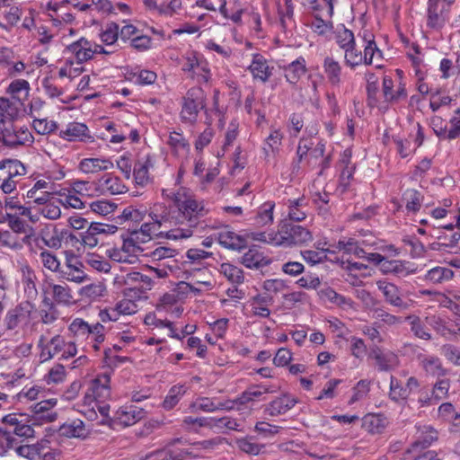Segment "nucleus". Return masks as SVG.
I'll return each mask as SVG.
<instances>
[{
    "mask_svg": "<svg viewBox=\"0 0 460 460\" xmlns=\"http://www.w3.org/2000/svg\"><path fill=\"white\" fill-rule=\"evenodd\" d=\"M146 214V209L142 206L139 208L128 206L122 210L119 217L121 219H124L125 221H132L138 223L144 220Z\"/></svg>",
    "mask_w": 460,
    "mask_h": 460,
    "instance_id": "3c124183",
    "label": "nucleus"
},
{
    "mask_svg": "<svg viewBox=\"0 0 460 460\" xmlns=\"http://www.w3.org/2000/svg\"><path fill=\"white\" fill-rule=\"evenodd\" d=\"M387 425L388 420L383 414L368 413L362 419L363 429L373 435L383 433Z\"/></svg>",
    "mask_w": 460,
    "mask_h": 460,
    "instance_id": "bb28decb",
    "label": "nucleus"
},
{
    "mask_svg": "<svg viewBox=\"0 0 460 460\" xmlns=\"http://www.w3.org/2000/svg\"><path fill=\"white\" fill-rule=\"evenodd\" d=\"M405 321L411 325V331L413 334L422 340H431V334L426 330L419 316L411 314L405 317Z\"/></svg>",
    "mask_w": 460,
    "mask_h": 460,
    "instance_id": "49530a36",
    "label": "nucleus"
},
{
    "mask_svg": "<svg viewBox=\"0 0 460 460\" xmlns=\"http://www.w3.org/2000/svg\"><path fill=\"white\" fill-rule=\"evenodd\" d=\"M417 359L421 369L428 376L433 377H444L447 375V369H446L441 362V359L435 355L419 354Z\"/></svg>",
    "mask_w": 460,
    "mask_h": 460,
    "instance_id": "dca6fc26",
    "label": "nucleus"
},
{
    "mask_svg": "<svg viewBox=\"0 0 460 460\" xmlns=\"http://www.w3.org/2000/svg\"><path fill=\"white\" fill-rule=\"evenodd\" d=\"M297 403L296 398L285 394L265 405L264 412L271 417L285 414Z\"/></svg>",
    "mask_w": 460,
    "mask_h": 460,
    "instance_id": "6ab92c4d",
    "label": "nucleus"
},
{
    "mask_svg": "<svg viewBox=\"0 0 460 460\" xmlns=\"http://www.w3.org/2000/svg\"><path fill=\"white\" fill-rule=\"evenodd\" d=\"M88 128L79 122L69 123L66 129L61 130L60 136L68 141L83 140L87 136Z\"/></svg>",
    "mask_w": 460,
    "mask_h": 460,
    "instance_id": "e433bc0d",
    "label": "nucleus"
},
{
    "mask_svg": "<svg viewBox=\"0 0 460 460\" xmlns=\"http://www.w3.org/2000/svg\"><path fill=\"white\" fill-rule=\"evenodd\" d=\"M305 71V60L300 57L285 67V77L290 84H296Z\"/></svg>",
    "mask_w": 460,
    "mask_h": 460,
    "instance_id": "c9c22d12",
    "label": "nucleus"
},
{
    "mask_svg": "<svg viewBox=\"0 0 460 460\" xmlns=\"http://www.w3.org/2000/svg\"><path fill=\"white\" fill-rule=\"evenodd\" d=\"M55 193L54 182L49 179H40L27 190L26 197L35 204L46 203L49 199H53Z\"/></svg>",
    "mask_w": 460,
    "mask_h": 460,
    "instance_id": "4468645a",
    "label": "nucleus"
},
{
    "mask_svg": "<svg viewBox=\"0 0 460 460\" xmlns=\"http://www.w3.org/2000/svg\"><path fill=\"white\" fill-rule=\"evenodd\" d=\"M203 110L206 111V94L203 89L200 87L189 89L181 101V120L183 123L194 125L199 111Z\"/></svg>",
    "mask_w": 460,
    "mask_h": 460,
    "instance_id": "39448f33",
    "label": "nucleus"
},
{
    "mask_svg": "<svg viewBox=\"0 0 460 460\" xmlns=\"http://www.w3.org/2000/svg\"><path fill=\"white\" fill-rule=\"evenodd\" d=\"M186 390L183 385H173L163 402L164 409L170 411L180 402Z\"/></svg>",
    "mask_w": 460,
    "mask_h": 460,
    "instance_id": "8fccbe9b",
    "label": "nucleus"
},
{
    "mask_svg": "<svg viewBox=\"0 0 460 460\" xmlns=\"http://www.w3.org/2000/svg\"><path fill=\"white\" fill-rule=\"evenodd\" d=\"M220 273L234 285H240L244 281V274L242 269L228 262L220 265Z\"/></svg>",
    "mask_w": 460,
    "mask_h": 460,
    "instance_id": "ea45409f",
    "label": "nucleus"
},
{
    "mask_svg": "<svg viewBox=\"0 0 460 460\" xmlns=\"http://www.w3.org/2000/svg\"><path fill=\"white\" fill-rule=\"evenodd\" d=\"M96 185L102 192L111 195L121 194L127 191V187L123 184L121 180L111 173H106L102 176Z\"/></svg>",
    "mask_w": 460,
    "mask_h": 460,
    "instance_id": "a878e982",
    "label": "nucleus"
},
{
    "mask_svg": "<svg viewBox=\"0 0 460 460\" xmlns=\"http://www.w3.org/2000/svg\"><path fill=\"white\" fill-rule=\"evenodd\" d=\"M341 163L344 165V167L340 175V183L338 189L341 193H343L348 190L354 173V167L349 165L350 154L348 150L344 151V155Z\"/></svg>",
    "mask_w": 460,
    "mask_h": 460,
    "instance_id": "2f4dec72",
    "label": "nucleus"
},
{
    "mask_svg": "<svg viewBox=\"0 0 460 460\" xmlns=\"http://www.w3.org/2000/svg\"><path fill=\"white\" fill-rule=\"evenodd\" d=\"M57 404L56 399L43 400L32 406V415L30 417L32 424L40 426L56 420L58 414L53 410Z\"/></svg>",
    "mask_w": 460,
    "mask_h": 460,
    "instance_id": "ddd939ff",
    "label": "nucleus"
},
{
    "mask_svg": "<svg viewBox=\"0 0 460 460\" xmlns=\"http://www.w3.org/2000/svg\"><path fill=\"white\" fill-rule=\"evenodd\" d=\"M376 287L383 294L385 301L400 311L409 310L415 302L412 299L404 300L401 289L394 283L386 280H377Z\"/></svg>",
    "mask_w": 460,
    "mask_h": 460,
    "instance_id": "6e6552de",
    "label": "nucleus"
},
{
    "mask_svg": "<svg viewBox=\"0 0 460 460\" xmlns=\"http://www.w3.org/2000/svg\"><path fill=\"white\" fill-rule=\"evenodd\" d=\"M236 445L240 450L252 456L259 455L264 447L262 445L252 442V438H239L236 440Z\"/></svg>",
    "mask_w": 460,
    "mask_h": 460,
    "instance_id": "4d7b16f0",
    "label": "nucleus"
},
{
    "mask_svg": "<svg viewBox=\"0 0 460 460\" xmlns=\"http://www.w3.org/2000/svg\"><path fill=\"white\" fill-rule=\"evenodd\" d=\"M448 10L444 3L429 0L427 9V26L433 30H440L447 21Z\"/></svg>",
    "mask_w": 460,
    "mask_h": 460,
    "instance_id": "2eb2a0df",
    "label": "nucleus"
},
{
    "mask_svg": "<svg viewBox=\"0 0 460 460\" xmlns=\"http://www.w3.org/2000/svg\"><path fill=\"white\" fill-rule=\"evenodd\" d=\"M34 137L19 119V110L9 99L0 97V143L9 148L30 146Z\"/></svg>",
    "mask_w": 460,
    "mask_h": 460,
    "instance_id": "f03ea898",
    "label": "nucleus"
},
{
    "mask_svg": "<svg viewBox=\"0 0 460 460\" xmlns=\"http://www.w3.org/2000/svg\"><path fill=\"white\" fill-rule=\"evenodd\" d=\"M328 253L334 254V252L330 250L322 249L320 251H304L302 252V256L307 262L316 264L321 263L324 261H332V259L328 258Z\"/></svg>",
    "mask_w": 460,
    "mask_h": 460,
    "instance_id": "864d4df0",
    "label": "nucleus"
},
{
    "mask_svg": "<svg viewBox=\"0 0 460 460\" xmlns=\"http://www.w3.org/2000/svg\"><path fill=\"white\" fill-rule=\"evenodd\" d=\"M279 246L290 247L293 245H302L313 240L311 232L305 227L282 221L278 230Z\"/></svg>",
    "mask_w": 460,
    "mask_h": 460,
    "instance_id": "0eeeda50",
    "label": "nucleus"
},
{
    "mask_svg": "<svg viewBox=\"0 0 460 460\" xmlns=\"http://www.w3.org/2000/svg\"><path fill=\"white\" fill-rule=\"evenodd\" d=\"M59 275L67 281L78 284L87 279L83 262L73 252H66L65 269L59 271Z\"/></svg>",
    "mask_w": 460,
    "mask_h": 460,
    "instance_id": "f8f14e48",
    "label": "nucleus"
},
{
    "mask_svg": "<svg viewBox=\"0 0 460 460\" xmlns=\"http://www.w3.org/2000/svg\"><path fill=\"white\" fill-rule=\"evenodd\" d=\"M438 439V432L430 426L418 427L417 438L411 444L408 453L417 452L419 449L429 447L434 441Z\"/></svg>",
    "mask_w": 460,
    "mask_h": 460,
    "instance_id": "5701e85b",
    "label": "nucleus"
},
{
    "mask_svg": "<svg viewBox=\"0 0 460 460\" xmlns=\"http://www.w3.org/2000/svg\"><path fill=\"white\" fill-rule=\"evenodd\" d=\"M450 388V380L448 378H438L437 382L433 385L431 394L437 402L447 398Z\"/></svg>",
    "mask_w": 460,
    "mask_h": 460,
    "instance_id": "5fc2aeb1",
    "label": "nucleus"
},
{
    "mask_svg": "<svg viewBox=\"0 0 460 460\" xmlns=\"http://www.w3.org/2000/svg\"><path fill=\"white\" fill-rule=\"evenodd\" d=\"M454 276L452 270L445 267H435L425 275V279L434 284L442 283L451 279Z\"/></svg>",
    "mask_w": 460,
    "mask_h": 460,
    "instance_id": "a18cd8bd",
    "label": "nucleus"
},
{
    "mask_svg": "<svg viewBox=\"0 0 460 460\" xmlns=\"http://www.w3.org/2000/svg\"><path fill=\"white\" fill-rule=\"evenodd\" d=\"M59 204L60 199L53 197V199H49L46 203H37V205H40V207L38 208L36 213L39 216H43L47 219L57 220L61 216Z\"/></svg>",
    "mask_w": 460,
    "mask_h": 460,
    "instance_id": "72a5a7b5",
    "label": "nucleus"
},
{
    "mask_svg": "<svg viewBox=\"0 0 460 460\" xmlns=\"http://www.w3.org/2000/svg\"><path fill=\"white\" fill-rule=\"evenodd\" d=\"M90 208L93 212L99 214L101 216H107L112 213L117 206L114 203L109 202L107 200H96L90 203Z\"/></svg>",
    "mask_w": 460,
    "mask_h": 460,
    "instance_id": "69168bd1",
    "label": "nucleus"
},
{
    "mask_svg": "<svg viewBox=\"0 0 460 460\" xmlns=\"http://www.w3.org/2000/svg\"><path fill=\"white\" fill-rule=\"evenodd\" d=\"M253 79L266 83L272 75L274 67L270 66L267 59L261 54H253L251 65L248 67Z\"/></svg>",
    "mask_w": 460,
    "mask_h": 460,
    "instance_id": "412c9836",
    "label": "nucleus"
},
{
    "mask_svg": "<svg viewBox=\"0 0 460 460\" xmlns=\"http://www.w3.org/2000/svg\"><path fill=\"white\" fill-rule=\"evenodd\" d=\"M344 50V62L350 69H355L358 66L364 64L363 55L355 45H350Z\"/></svg>",
    "mask_w": 460,
    "mask_h": 460,
    "instance_id": "de8ad7c7",
    "label": "nucleus"
},
{
    "mask_svg": "<svg viewBox=\"0 0 460 460\" xmlns=\"http://www.w3.org/2000/svg\"><path fill=\"white\" fill-rule=\"evenodd\" d=\"M119 27L115 22L108 23L105 31L102 33V40L107 45H111L117 41L119 38Z\"/></svg>",
    "mask_w": 460,
    "mask_h": 460,
    "instance_id": "774afa93",
    "label": "nucleus"
},
{
    "mask_svg": "<svg viewBox=\"0 0 460 460\" xmlns=\"http://www.w3.org/2000/svg\"><path fill=\"white\" fill-rule=\"evenodd\" d=\"M145 416L144 409L135 405H125L116 411L114 419L120 425L128 427L134 425Z\"/></svg>",
    "mask_w": 460,
    "mask_h": 460,
    "instance_id": "f3484780",
    "label": "nucleus"
},
{
    "mask_svg": "<svg viewBox=\"0 0 460 460\" xmlns=\"http://www.w3.org/2000/svg\"><path fill=\"white\" fill-rule=\"evenodd\" d=\"M217 240L218 243L226 249L239 251L246 247V240L230 230L227 226L218 232Z\"/></svg>",
    "mask_w": 460,
    "mask_h": 460,
    "instance_id": "b1692460",
    "label": "nucleus"
},
{
    "mask_svg": "<svg viewBox=\"0 0 460 460\" xmlns=\"http://www.w3.org/2000/svg\"><path fill=\"white\" fill-rule=\"evenodd\" d=\"M15 445L16 438L10 432H4L0 436V457L14 459Z\"/></svg>",
    "mask_w": 460,
    "mask_h": 460,
    "instance_id": "37998d69",
    "label": "nucleus"
},
{
    "mask_svg": "<svg viewBox=\"0 0 460 460\" xmlns=\"http://www.w3.org/2000/svg\"><path fill=\"white\" fill-rule=\"evenodd\" d=\"M4 209L7 217H22L28 218L33 224L39 221V215L37 213H33L31 208L22 205L14 198H9L5 200Z\"/></svg>",
    "mask_w": 460,
    "mask_h": 460,
    "instance_id": "a211bd4d",
    "label": "nucleus"
},
{
    "mask_svg": "<svg viewBox=\"0 0 460 460\" xmlns=\"http://www.w3.org/2000/svg\"><path fill=\"white\" fill-rule=\"evenodd\" d=\"M241 262L248 269L260 270L270 265L271 263V260L253 245L243 253Z\"/></svg>",
    "mask_w": 460,
    "mask_h": 460,
    "instance_id": "4be33fe9",
    "label": "nucleus"
},
{
    "mask_svg": "<svg viewBox=\"0 0 460 460\" xmlns=\"http://www.w3.org/2000/svg\"><path fill=\"white\" fill-rule=\"evenodd\" d=\"M213 420L211 422V429H228L230 430H237L241 431V424L235 420L231 417H222V418H213Z\"/></svg>",
    "mask_w": 460,
    "mask_h": 460,
    "instance_id": "13d9d810",
    "label": "nucleus"
},
{
    "mask_svg": "<svg viewBox=\"0 0 460 460\" xmlns=\"http://www.w3.org/2000/svg\"><path fill=\"white\" fill-rule=\"evenodd\" d=\"M25 165L17 159L6 158L0 161V190L11 194L16 190L18 178L26 174Z\"/></svg>",
    "mask_w": 460,
    "mask_h": 460,
    "instance_id": "423d86ee",
    "label": "nucleus"
},
{
    "mask_svg": "<svg viewBox=\"0 0 460 460\" xmlns=\"http://www.w3.org/2000/svg\"><path fill=\"white\" fill-rule=\"evenodd\" d=\"M441 354L447 361L460 367V348L453 344H445L441 347Z\"/></svg>",
    "mask_w": 460,
    "mask_h": 460,
    "instance_id": "680f3d73",
    "label": "nucleus"
},
{
    "mask_svg": "<svg viewBox=\"0 0 460 460\" xmlns=\"http://www.w3.org/2000/svg\"><path fill=\"white\" fill-rule=\"evenodd\" d=\"M402 199L408 211L417 212L420 210L422 196L418 190L413 189L406 190L402 195Z\"/></svg>",
    "mask_w": 460,
    "mask_h": 460,
    "instance_id": "09e8293b",
    "label": "nucleus"
},
{
    "mask_svg": "<svg viewBox=\"0 0 460 460\" xmlns=\"http://www.w3.org/2000/svg\"><path fill=\"white\" fill-rule=\"evenodd\" d=\"M389 397L395 402H404L409 397L408 389L394 376L390 377Z\"/></svg>",
    "mask_w": 460,
    "mask_h": 460,
    "instance_id": "a19ab883",
    "label": "nucleus"
},
{
    "mask_svg": "<svg viewBox=\"0 0 460 460\" xmlns=\"http://www.w3.org/2000/svg\"><path fill=\"white\" fill-rule=\"evenodd\" d=\"M94 42L82 37L66 48V52L75 55L77 62L82 64L93 57Z\"/></svg>",
    "mask_w": 460,
    "mask_h": 460,
    "instance_id": "aec40b11",
    "label": "nucleus"
},
{
    "mask_svg": "<svg viewBox=\"0 0 460 460\" xmlns=\"http://www.w3.org/2000/svg\"><path fill=\"white\" fill-rule=\"evenodd\" d=\"M150 220L142 224L139 229L129 233L123 242V249L127 252H142L141 244L163 234L162 228H169V212L161 203L154 205L148 213Z\"/></svg>",
    "mask_w": 460,
    "mask_h": 460,
    "instance_id": "7ed1b4c3",
    "label": "nucleus"
},
{
    "mask_svg": "<svg viewBox=\"0 0 460 460\" xmlns=\"http://www.w3.org/2000/svg\"><path fill=\"white\" fill-rule=\"evenodd\" d=\"M287 205L288 208V216L290 220L300 222L306 217V211H305L306 203L305 198L288 199Z\"/></svg>",
    "mask_w": 460,
    "mask_h": 460,
    "instance_id": "58836bf2",
    "label": "nucleus"
},
{
    "mask_svg": "<svg viewBox=\"0 0 460 460\" xmlns=\"http://www.w3.org/2000/svg\"><path fill=\"white\" fill-rule=\"evenodd\" d=\"M337 247L340 251H342L344 254H354L358 258H363L367 255V252L352 241L347 243L340 241Z\"/></svg>",
    "mask_w": 460,
    "mask_h": 460,
    "instance_id": "bf43d9fd",
    "label": "nucleus"
},
{
    "mask_svg": "<svg viewBox=\"0 0 460 460\" xmlns=\"http://www.w3.org/2000/svg\"><path fill=\"white\" fill-rule=\"evenodd\" d=\"M132 298L122 299L115 305V310H118L119 315H131L137 312L138 306Z\"/></svg>",
    "mask_w": 460,
    "mask_h": 460,
    "instance_id": "0e129e2a",
    "label": "nucleus"
},
{
    "mask_svg": "<svg viewBox=\"0 0 460 460\" xmlns=\"http://www.w3.org/2000/svg\"><path fill=\"white\" fill-rule=\"evenodd\" d=\"M2 422L9 429L5 432H10V435L14 434L25 438H34L35 436L33 426L36 425L31 423V418L23 414H7L3 418Z\"/></svg>",
    "mask_w": 460,
    "mask_h": 460,
    "instance_id": "1a4fd4ad",
    "label": "nucleus"
},
{
    "mask_svg": "<svg viewBox=\"0 0 460 460\" xmlns=\"http://www.w3.org/2000/svg\"><path fill=\"white\" fill-rule=\"evenodd\" d=\"M311 29L319 35H324L332 29V22L323 20L316 13L310 23Z\"/></svg>",
    "mask_w": 460,
    "mask_h": 460,
    "instance_id": "e2e57ef3",
    "label": "nucleus"
},
{
    "mask_svg": "<svg viewBox=\"0 0 460 460\" xmlns=\"http://www.w3.org/2000/svg\"><path fill=\"white\" fill-rule=\"evenodd\" d=\"M163 195L172 199L177 207V210L166 207L170 220L167 226H176L167 231V238L177 240L190 237L193 228L199 226L200 217L205 215L203 205L183 189L176 192L163 190Z\"/></svg>",
    "mask_w": 460,
    "mask_h": 460,
    "instance_id": "f257e3e1",
    "label": "nucleus"
},
{
    "mask_svg": "<svg viewBox=\"0 0 460 460\" xmlns=\"http://www.w3.org/2000/svg\"><path fill=\"white\" fill-rule=\"evenodd\" d=\"M111 378L107 374L100 375L91 381L84 395V402L91 404L92 402H104L111 397Z\"/></svg>",
    "mask_w": 460,
    "mask_h": 460,
    "instance_id": "9b49d317",
    "label": "nucleus"
},
{
    "mask_svg": "<svg viewBox=\"0 0 460 460\" xmlns=\"http://www.w3.org/2000/svg\"><path fill=\"white\" fill-rule=\"evenodd\" d=\"M371 356L380 371H388L396 367L399 364L398 357L392 351L382 352L378 348L373 349Z\"/></svg>",
    "mask_w": 460,
    "mask_h": 460,
    "instance_id": "cd10ccee",
    "label": "nucleus"
},
{
    "mask_svg": "<svg viewBox=\"0 0 460 460\" xmlns=\"http://www.w3.org/2000/svg\"><path fill=\"white\" fill-rule=\"evenodd\" d=\"M33 305L29 301H23L7 311L4 324L7 330H14L22 325H27L31 319Z\"/></svg>",
    "mask_w": 460,
    "mask_h": 460,
    "instance_id": "9d476101",
    "label": "nucleus"
},
{
    "mask_svg": "<svg viewBox=\"0 0 460 460\" xmlns=\"http://www.w3.org/2000/svg\"><path fill=\"white\" fill-rule=\"evenodd\" d=\"M69 331L73 333L75 341L66 344L62 354L65 358L75 356L76 343L82 345L85 351H99L105 340V327L100 323L90 324L82 318H75L70 323Z\"/></svg>",
    "mask_w": 460,
    "mask_h": 460,
    "instance_id": "20e7f679",
    "label": "nucleus"
},
{
    "mask_svg": "<svg viewBox=\"0 0 460 460\" xmlns=\"http://www.w3.org/2000/svg\"><path fill=\"white\" fill-rule=\"evenodd\" d=\"M59 430L62 435L68 438H85L89 434L84 423L78 419L64 423Z\"/></svg>",
    "mask_w": 460,
    "mask_h": 460,
    "instance_id": "c756f323",
    "label": "nucleus"
},
{
    "mask_svg": "<svg viewBox=\"0 0 460 460\" xmlns=\"http://www.w3.org/2000/svg\"><path fill=\"white\" fill-rule=\"evenodd\" d=\"M154 286V280L151 277L142 274H139V284L128 288L124 290V295L127 297H135L140 298L146 290H150Z\"/></svg>",
    "mask_w": 460,
    "mask_h": 460,
    "instance_id": "4c0bfd02",
    "label": "nucleus"
},
{
    "mask_svg": "<svg viewBox=\"0 0 460 460\" xmlns=\"http://www.w3.org/2000/svg\"><path fill=\"white\" fill-rule=\"evenodd\" d=\"M283 135L279 130L274 129L271 131L270 136L266 138L264 146L262 147L263 153L266 157H270L271 155H275L281 146Z\"/></svg>",
    "mask_w": 460,
    "mask_h": 460,
    "instance_id": "79ce46f5",
    "label": "nucleus"
},
{
    "mask_svg": "<svg viewBox=\"0 0 460 460\" xmlns=\"http://www.w3.org/2000/svg\"><path fill=\"white\" fill-rule=\"evenodd\" d=\"M198 6L203 7L209 11H216L217 8L219 12L226 17L228 18L227 9L226 7V0H198L196 2Z\"/></svg>",
    "mask_w": 460,
    "mask_h": 460,
    "instance_id": "052dcab7",
    "label": "nucleus"
},
{
    "mask_svg": "<svg viewBox=\"0 0 460 460\" xmlns=\"http://www.w3.org/2000/svg\"><path fill=\"white\" fill-rule=\"evenodd\" d=\"M43 291L45 294L50 295L58 305H70L73 302L71 288L66 284L59 285L49 282Z\"/></svg>",
    "mask_w": 460,
    "mask_h": 460,
    "instance_id": "393cba45",
    "label": "nucleus"
},
{
    "mask_svg": "<svg viewBox=\"0 0 460 460\" xmlns=\"http://www.w3.org/2000/svg\"><path fill=\"white\" fill-rule=\"evenodd\" d=\"M167 144L170 146L172 152L177 155H184L189 149V143L186 138L179 132H171Z\"/></svg>",
    "mask_w": 460,
    "mask_h": 460,
    "instance_id": "c03bdc74",
    "label": "nucleus"
},
{
    "mask_svg": "<svg viewBox=\"0 0 460 460\" xmlns=\"http://www.w3.org/2000/svg\"><path fill=\"white\" fill-rule=\"evenodd\" d=\"M335 39L337 44L342 49H347L350 45H355L356 43L354 33L350 30L345 28L344 25H341L337 29Z\"/></svg>",
    "mask_w": 460,
    "mask_h": 460,
    "instance_id": "603ef678",
    "label": "nucleus"
},
{
    "mask_svg": "<svg viewBox=\"0 0 460 460\" xmlns=\"http://www.w3.org/2000/svg\"><path fill=\"white\" fill-rule=\"evenodd\" d=\"M40 259L42 265L51 272H58L60 270V261L58 257L49 251H42L40 253Z\"/></svg>",
    "mask_w": 460,
    "mask_h": 460,
    "instance_id": "6e6d98bb",
    "label": "nucleus"
},
{
    "mask_svg": "<svg viewBox=\"0 0 460 460\" xmlns=\"http://www.w3.org/2000/svg\"><path fill=\"white\" fill-rule=\"evenodd\" d=\"M34 130L40 134L46 135L56 130L57 124L52 120H47L46 119H34L32 122Z\"/></svg>",
    "mask_w": 460,
    "mask_h": 460,
    "instance_id": "338daca9",
    "label": "nucleus"
},
{
    "mask_svg": "<svg viewBox=\"0 0 460 460\" xmlns=\"http://www.w3.org/2000/svg\"><path fill=\"white\" fill-rule=\"evenodd\" d=\"M113 163L105 158H84L79 164V169L84 173H96L113 168Z\"/></svg>",
    "mask_w": 460,
    "mask_h": 460,
    "instance_id": "c85d7f7f",
    "label": "nucleus"
},
{
    "mask_svg": "<svg viewBox=\"0 0 460 460\" xmlns=\"http://www.w3.org/2000/svg\"><path fill=\"white\" fill-rule=\"evenodd\" d=\"M275 203L272 201H267L259 207L257 214L254 217V225L262 227L265 226L271 225L273 223V210Z\"/></svg>",
    "mask_w": 460,
    "mask_h": 460,
    "instance_id": "f704fd0d",
    "label": "nucleus"
},
{
    "mask_svg": "<svg viewBox=\"0 0 460 460\" xmlns=\"http://www.w3.org/2000/svg\"><path fill=\"white\" fill-rule=\"evenodd\" d=\"M42 447L40 444L22 445L16 439L14 458L21 457L28 460H40Z\"/></svg>",
    "mask_w": 460,
    "mask_h": 460,
    "instance_id": "473e14b6",
    "label": "nucleus"
},
{
    "mask_svg": "<svg viewBox=\"0 0 460 460\" xmlns=\"http://www.w3.org/2000/svg\"><path fill=\"white\" fill-rule=\"evenodd\" d=\"M323 70L329 83L333 86H339L341 82V66L332 57H326L323 60Z\"/></svg>",
    "mask_w": 460,
    "mask_h": 460,
    "instance_id": "7c9ffc66",
    "label": "nucleus"
}]
</instances>
